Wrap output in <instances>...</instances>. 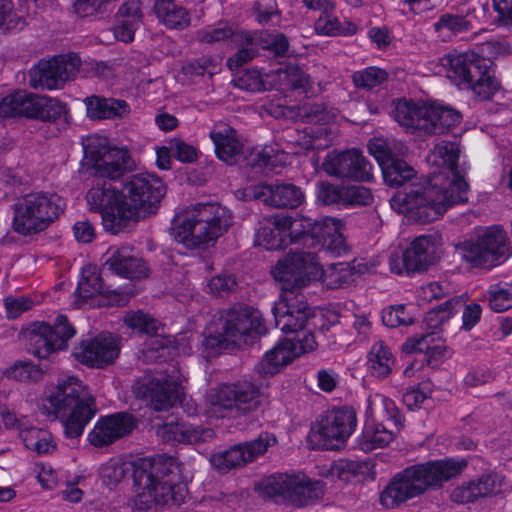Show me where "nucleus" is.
<instances>
[{
    "label": "nucleus",
    "instance_id": "obj_60",
    "mask_svg": "<svg viewBox=\"0 0 512 512\" xmlns=\"http://www.w3.org/2000/svg\"><path fill=\"white\" fill-rule=\"evenodd\" d=\"M233 82L239 89L250 92H258L265 89L262 76L256 69L241 72L234 78Z\"/></svg>",
    "mask_w": 512,
    "mask_h": 512
},
{
    "label": "nucleus",
    "instance_id": "obj_10",
    "mask_svg": "<svg viewBox=\"0 0 512 512\" xmlns=\"http://www.w3.org/2000/svg\"><path fill=\"white\" fill-rule=\"evenodd\" d=\"M272 275L281 283L282 294L299 292L311 281L321 277V266L312 252H292L280 259Z\"/></svg>",
    "mask_w": 512,
    "mask_h": 512
},
{
    "label": "nucleus",
    "instance_id": "obj_5",
    "mask_svg": "<svg viewBox=\"0 0 512 512\" xmlns=\"http://www.w3.org/2000/svg\"><path fill=\"white\" fill-rule=\"evenodd\" d=\"M54 413L62 419L67 438L80 437L97 412L95 399L81 380L69 376L58 382L48 397Z\"/></svg>",
    "mask_w": 512,
    "mask_h": 512
},
{
    "label": "nucleus",
    "instance_id": "obj_21",
    "mask_svg": "<svg viewBox=\"0 0 512 512\" xmlns=\"http://www.w3.org/2000/svg\"><path fill=\"white\" fill-rule=\"evenodd\" d=\"M243 197L245 200H259L265 205L277 209H295L305 199L300 187L279 181L251 185L244 189Z\"/></svg>",
    "mask_w": 512,
    "mask_h": 512
},
{
    "label": "nucleus",
    "instance_id": "obj_14",
    "mask_svg": "<svg viewBox=\"0 0 512 512\" xmlns=\"http://www.w3.org/2000/svg\"><path fill=\"white\" fill-rule=\"evenodd\" d=\"M86 199L91 211L101 213L102 224L107 232L118 234L127 228L126 222L122 221V192L119 193L109 180L95 178Z\"/></svg>",
    "mask_w": 512,
    "mask_h": 512
},
{
    "label": "nucleus",
    "instance_id": "obj_42",
    "mask_svg": "<svg viewBox=\"0 0 512 512\" xmlns=\"http://www.w3.org/2000/svg\"><path fill=\"white\" fill-rule=\"evenodd\" d=\"M19 437L28 450L38 455L47 454L56 449L51 433L44 429L25 427L19 432Z\"/></svg>",
    "mask_w": 512,
    "mask_h": 512
},
{
    "label": "nucleus",
    "instance_id": "obj_43",
    "mask_svg": "<svg viewBox=\"0 0 512 512\" xmlns=\"http://www.w3.org/2000/svg\"><path fill=\"white\" fill-rule=\"evenodd\" d=\"M33 94L17 91L6 96L0 103V115L3 117L25 116L30 118L33 104Z\"/></svg>",
    "mask_w": 512,
    "mask_h": 512
},
{
    "label": "nucleus",
    "instance_id": "obj_31",
    "mask_svg": "<svg viewBox=\"0 0 512 512\" xmlns=\"http://www.w3.org/2000/svg\"><path fill=\"white\" fill-rule=\"evenodd\" d=\"M294 474L276 473L263 477L255 484V491L263 498L277 504L291 505Z\"/></svg>",
    "mask_w": 512,
    "mask_h": 512
},
{
    "label": "nucleus",
    "instance_id": "obj_29",
    "mask_svg": "<svg viewBox=\"0 0 512 512\" xmlns=\"http://www.w3.org/2000/svg\"><path fill=\"white\" fill-rule=\"evenodd\" d=\"M215 146V153L219 160L228 165H234L243 154V144L239 140L234 128L226 124H216L209 133Z\"/></svg>",
    "mask_w": 512,
    "mask_h": 512
},
{
    "label": "nucleus",
    "instance_id": "obj_47",
    "mask_svg": "<svg viewBox=\"0 0 512 512\" xmlns=\"http://www.w3.org/2000/svg\"><path fill=\"white\" fill-rule=\"evenodd\" d=\"M315 30L318 34L327 36L352 35L356 32L357 26L350 21H346L342 24L338 18L333 15V12H328L327 14L320 15L316 20Z\"/></svg>",
    "mask_w": 512,
    "mask_h": 512
},
{
    "label": "nucleus",
    "instance_id": "obj_53",
    "mask_svg": "<svg viewBox=\"0 0 512 512\" xmlns=\"http://www.w3.org/2000/svg\"><path fill=\"white\" fill-rule=\"evenodd\" d=\"M125 324L140 333L155 335L157 333V321L143 311H130L124 316Z\"/></svg>",
    "mask_w": 512,
    "mask_h": 512
},
{
    "label": "nucleus",
    "instance_id": "obj_50",
    "mask_svg": "<svg viewBox=\"0 0 512 512\" xmlns=\"http://www.w3.org/2000/svg\"><path fill=\"white\" fill-rule=\"evenodd\" d=\"M4 375L20 382H37L42 379L43 372L29 361H17L4 371Z\"/></svg>",
    "mask_w": 512,
    "mask_h": 512
},
{
    "label": "nucleus",
    "instance_id": "obj_24",
    "mask_svg": "<svg viewBox=\"0 0 512 512\" xmlns=\"http://www.w3.org/2000/svg\"><path fill=\"white\" fill-rule=\"evenodd\" d=\"M120 347L117 339L110 334L82 340L74 347L72 355L81 364L91 368H104L118 357Z\"/></svg>",
    "mask_w": 512,
    "mask_h": 512
},
{
    "label": "nucleus",
    "instance_id": "obj_25",
    "mask_svg": "<svg viewBox=\"0 0 512 512\" xmlns=\"http://www.w3.org/2000/svg\"><path fill=\"white\" fill-rule=\"evenodd\" d=\"M135 427L134 419L128 413H116L98 420L88 435V440L95 447L110 445L117 439L129 434Z\"/></svg>",
    "mask_w": 512,
    "mask_h": 512
},
{
    "label": "nucleus",
    "instance_id": "obj_58",
    "mask_svg": "<svg viewBox=\"0 0 512 512\" xmlns=\"http://www.w3.org/2000/svg\"><path fill=\"white\" fill-rule=\"evenodd\" d=\"M213 437L214 431L210 428H201L182 423L179 444H197L200 442H207L213 439Z\"/></svg>",
    "mask_w": 512,
    "mask_h": 512
},
{
    "label": "nucleus",
    "instance_id": "obj_7",
    "mask_svg": "<svg viewBox=\"0 0 512 512\" xmlns=\"http://www.w3.org/2000/svg\"><path fill=\"white\" fill-rule=\"evenodd\" d=\"M63 209L64 201L56 193H28L14 205L13 228L23 235L38 233L58 219Z\"/></svg>",
    "mask_w": 512,
    "mask_h": 512
},
{
    "label": "nucleus",
    "instance_id": "obj_37",
    "mask_svg": "<svg viewBox=\"0 0 512 512\" xmlns=\"http://www.w3.org/2000/svg\"><path fill=\"white\" fill-rule=\"evenodd\" d=\"M291 489V505L302 507L314 503L324 495L323 483L311 481L304 475H294Z\"/></svg>",
    "mask_w": 512,
    "mask_h": 512
},
{
    "label": "nucleus",
    "instance_id": "obj_22",
    "mask_svg": "<svg viewBox=\"0 0 512 512\" xmlns=\"http://www.w3.org/2000/svg\"><path fill=\"white\" fill-rule=\"evenodd\" d=\"M108 272H98L95 267H87L82 271V279L78 284L77 292L83 299H88L96 294L103 295L108 306H124L130 298L135 295V291L126 287L125 289L113 288L107 284Z\"/></svg>",
    "mask_w": 512,
    "mask_h": 512
},
{
    "label": "nucleus",
    "instance_id": "obj_3",
    "mask_svg": "<svg viewBox=\"0 0 512 512\" xmlns=\"http://www.w3.org/2000/svg\"><path fill=\"white\" fill-rule=\"evenodd\" d=\"M465 466V461L448 459L407 467L393 477L381 493L380 502L388 509L395 508L430 489L441 487L458 476Z\"/></svg>",
    "mask_w": 512,
    "mask_h": 512
},
{
    "label": "nucleus",
    "instance_id": "obj_8",
    "mask_svg": "<svg viewBox=\"0 0 512 512\" xmlns=\"http://www.w3.org/2000/svg\"><path fill=\"white\" fill-rule=\"evenodd\" d=\"M165 194L166 186L159 177L149 173L130 176L122 188V221L128 227L131 222L154 214Z\"/></svg>",
    "mask_w": 512,
    "mask_h": 512
},
{
    "label": "nucleus",
    "instance_id": "obj_13",
    "mask_svg": "<svg viewBox=\"0 0 512 512\" xmlns=\"http://www.w3.org/2000/svg\"><path fill=\"white\" fill-rule=\"evenodd\" d=\"M219 329L233 345L249 344L266 332L261 313L250 306L235 304L224 310Z\"/></svg>",
    "mask_w": 512,
    "mask_h": 512
},
{
    "label": "nucleus",
    "instance_id": "obj_19",
    "mask_svg": "<svg viewBox=\"0 0 512 512\" xmlns=\"http://www.w3.org/2000/svg\"><path fill=\"white\" fill-rule=\"evenodd\" d=\"M79 66L80 60L76 55L41 60L30 70L29 84L34 89H60L76 76Z\"/></svg>",
    "mask_w": 512,
    "mask_h": 512
},
{
    "label": "nucleus",
    "instance_id": "obj_16",
    "mask_svg": "<svg viewBox=\"0 0 512 512\" xmlns=\"http://www.w3.org/2000/svg\"><path fill=\"white\" fill-rule=\"evenodd\" d=\"M76 334L64 315H59L53 326L35 323L27 332L28 350L39 359H48L58 350L67 348V341Z\"/></svg>",
    "mask_w": 512,
    "mask_h": 512
},
{
    "label": "nucleus",
    "instance_id": "obj_38",
    "mask_svg": "<svg viewBox=\"0 0 512 512\" xmlns=\"http://www.w3.org/2000/svg\"><path fill=\"white\" fill-rule=\"evenodd\" d=\"M154 11L157 18L170 29H184L190 24L187 10L174 0H155Z\"/></svg>",
    "mask_w": 512,
    "mask_h": 512
},
{
    "label": "nucleus",
    "instance_id": "obj_4",
    "mask_svg": "<svg viewBox=\"0 0 512 512\" xmlns=\"http://www.w3.org/2000/svg\"><path fill=\"white\" fill-rule=\"evenodd\" d=\"M232 224L229 210L218 204H198L179 213L173 221L176 241L194 249L222 236Z\"/></svg>",
    "mask_w": 512,
    "mask_h": 512
},
{
    "label": "nucleus",
    "instance_id": "obj_2",
    "mask_svg": "<svg viewBox=\"0 0 512 512\" xmlns=\"http://www.w3.org/2000/svg\"><path fill=\"white\" fill-rule=\"evenodd\" d=\"M180 474V465L171 456L140 459L133 469L138 509L149 510L183 503L187 488Z\"/></svg>",
    "mask_w": 512,
    "mask_h": 512
},
{
    "label": "nucleus",
    "instance_id": "obj_32",
    "mask_svg": "<svg viewBox=\"0 0 512 512\" xmlns=\"http://www.w3.org/2000/svg\"><path fill=\"white\" fill-rule=\"evenodd\" d=\"M393 117L395 121L408 132L425 134L428 104H419L412 100L398 99L393 102Z\"/></svg>",
    "mask_w": 512,
    "mask_h": 512
},
{
    "label": "nucleus",
    "instance_id": "obj_18",
    "mask_svg": "<svg viewBox=\"0 0 512 512\" xmlns=\"http://www.w3.org/2000/svg\"><path fill=\"white\" fill-rule=\"evenodd\" d=\"M297 333L296 341L285 339L265 353L255 367L261 377L273 376L296 357L315 350L317 342L311 332L300 330Z\"/></svg>",
    "mask_w": 512,
    "mask_h": 512
},
{
    "label": "nucleus",
    "instance_id": "obj_12",
    "mask_svg": "<svg viewBox=\"0 0 512 512\" xmlns=\"http://www.w3.org/2000/svg\"><path fill=\"white\" fill-rule=\"evenodd\" d=\"M132 392L136 398L148 401L154 410L163 411L180 401L182 388L178 378L156 371L138 378L132 385Z\"/></svg>",
    "mask_w": 512,
    "mask_h": 512
},
{
    "label": "nucleus",
    "instance_id": "obj_45",
    "mask_svg": "<svg viewBox=\"0 0 512 512\" xmlns=\"http://www.w3.org/2000/svg\"><path fill=\"white\" fill-rule=\"evenodd\" d=\"M212 467L220 473L244 467L246 464L241 447L237 444L229 449L213 453L210 456Z\"/></svg>",
    "mask_w": 512,
    "mask_h": 512
},
{
    "label": "nucleus",
    "instance_id": "obj_28",
    "mask_svg": "<svg viewBox=\"0 0 512 512\" xmlns=\"http://www.w3.org/2000/svg\"><path fill=\"white\" fill-rule=\"evenodd\" d=\"M292 226L288 228L291 243H301L308 248L317 246L319 237L327 235L334 225L332 217H326L320 221L310 217L298 215L292 218Z\"/></svg>",
    "mask_w": 512,
    "mask_h": 512
},
{
    "label": "nucleus",
    "instance_id": "obj_30",
    "mask_svg": "<svg viewBox=\"0 0 512 512\" xmlns=\"http://www.w3.org/2000/svg\"><path fill=\"white\" fill-rule=\"evenodd\" d=\"M410 271L423 272L438 260L437 238L432 235L417 237L404 251Z\"/></svg>",
    "mask_w": 512,
    "mask_h": 512
},
{
    "label": "nucleus",
    "instance_id": "obj_35",
    "mask_svg": "<svg viewBox=\"0 0 512 512\" xmlns=\"http://www.w3.org/2000/svg\"><path fill=\"white\" fill-rule=\"evenodd\" d=\"M427 121L425 125L426 135H440L449 132L461 121V114L457 110L439 105L428 104Z\"/></svg>",
    "mask_w": 512,
    "mask_h": 512
},
{
    "label": "nucleus",
    "instance_id": "obj_48",
    "mask_svg": "<svg viewBox=\"0 0 512 512\" xmlns=\"http://www.w3.org/2000/svg\"><path fill=\"white\" fill-rule=\"evenodd\" d=\"M276 443L277 439L274 434L262 432L256 439L238 445L241 447V452L244 454L246 464H248L265 454L269 447L276 445Z\"/></svg>",
    "mask_w": 512,
    "mask_h": 512
},
{
    "label": "nucleus",
    "instance_id": "obj_23",
    "mask_svg": "<svg viewBox=\"0 0 512 512\" xmlns=\"http://www.w3.org/2000/svg\"><path fill=\"white\" fill-rule=\"evenodd\" d=\"M273 314L276 326L284 333H292L302 330L314 313L301 292H286L274 306Z\"/></svg>",
    "mask_w": 512,
    "mask_h": 512
},
{
    "label": "nucleus",
    "instance_id": "obj_59",
    "mask_svg": "<svg viewBox=\"0 0 512 512\" xmlns=\"http://www.w3.org/2000/svg\"><path fill=\"white\" fill-rule=\"evenodd\" d=\"M489 305L495 312H504L512 307V287L493 286L489 290Z\"/></svg>",
    "mask_w": 512,
    "mask_h": 512
},
{
    "label": "nucleus",
    "instance_id": "obj_57",
    "mask_svg": "<svg viewBox=\"0 0 512 512\" xmlns=\"http://www.w3.org/2000/svg\"><path fill=\"white\" fill-rule=\"evenodd\" d=\"M342 198L343 205L367 206L372 203L373 196L370 189L364 186H344Z\"/></svg>",
    "mask_w": 512,
    "mask_h": 512
},
{
    "label": "nucleus",
    "instance_id": "obj_6",
    "mask_svg": "<svg viewBox=\"0 0 512 512\" xmlns=\"http://www.w3.org/2000/svg\"><path fill=\"white\" fill-rule=\"evenodd\" d=\"M260 388L250 381L225 384L211 390L205 398V413L210 418L247 415L262 403Z\"/></svg>",
    "mask_w": 512,
    "mask_h": 512
},
{
    "label": "nucleus",
    "instance_id": "obj_20",
    "mask_svg": "<svg viewBox=\"0 0 512 512\" xmlns=\"http://www.w3.org/2000/svg\"><path fill=\"white\" fill-rule=\"evenodd\" d=\"M322 168L328 175L343 180L369 182L373 177L371 163L357 149L329 152Z\"/></svg>",
    "mask_w": 512,
    "mask_h": 512
},
{
    "label": "nucleus",
    "instance_id": "obj_49",
    "mask_svg": "<svg viewBox=\"0 0 512 512\" xmlns=\"http://www.w3.org/2000/svg\"><path fill=\"white\" fill-rule=\"evenodd\" d=\"M277 74L284 89L305 90L310 84L309 75L295 65L280 68Z\"/></svg>",
    "mask_w": 512,
    "mask_h": 512
},
{
    "label": "nucleus",
    "instance_id": "obj_9",
    "mask_svg": "<svg viewBox=\"0 0 512 512\" xmlns=\"http://www.w3.org/2000/svg\"><path fill=\"white\" fill-rule=\"evenodd\" d=\"M441 62L448 76L468 84L479 101L490 100L499 90V83L489 70V61L474 52L449 54Z\"/></svg>",
    "mask_w": 512,
    "mask_h": 512
},
{
    "label": "nucleus",
    "instance_id": "obj_54",
    "mask_svg": "<svg viewBox=\"0 0 512 512\" xmlns=\"http://www.w3.org/2000/svg\"><path fill=\"white\" fill-rule=\"evenodd\" d=\"M382 322L385 326L396 328L408 326L414 322L413 316L407 311L405 305H392L382 311Z\"/></svg>",
    "mask_w": 512,
    "mask_h": 512
},
{
    "label": "nucleus",
    "instance_id": "obj_55",
    "mask_svg": "<svg viewBox=\"0 0 512 512\" xmlns=\"http://www.w3.org/2000/svg\"><path fill=\"white\" fill-rule=\"evenodd\" d=\"M333 226L327 235L323 234V237H319L318 245L327 247L328 249L340 254L346 250L344 237L341 234L343 227L342 221L336 218H332Z\"/></svg>",
    "mask_w": 512,
    "mask_h": 512
},
{
    "label": "nucleus",
    "instance_id": "obj_44",
    "mask_svg": "<svg viewBox=\"0 0 512 512\" xmlns=\"http://www.w3.org/2000/svg\"><path fill=\"white\" fill-rule=\"evenodd\" d=\"M357 272L348 263H333L326 270L321 268V277L330 289L344 288L355 280Z\"/></svg>",
    "mask_w": 512,
    "mask_h": 512
},
{
    "label": "nucleus",
    "instance_id": "obj_40",
    "mask_svg": "<svg viewBox=\"0 0 512 512\" xmlns=\"http://www.w3.org/2000/svg\"><path fill=\"white\" fill-rule=\"evenodd\" d=\"M368 369L377 378H387L395 364L390 348L382 341L376 342L368 353Z\"/></svg>",
    "mask_w": 512,
    "mask_h": 512
},
{
    "label": "nucleus",
    "instance_id": "obj_15",
    "mask_svg": "<svg viewBox=\"0 0 512 512\" xmlns=\"http://www.w3.org/2000/svg\"><path fill=\"white\" fill-rule=\"evenodd\" d=\"M356 426L357 415L353 408H334L316 423L312 438L322 449H339L353 434Z\"/></svg>",
    "mask_w": 512,
    "mask_h": 512
},
{
    "label": "nucleus",
    "instance_id": "obj_62",
    "mask_svg": "<svg viewBox=\"0 0 512 512\" xmlns=\"http://www.w3.org/2000/svg\"><path fill=\"white\" fill-rule=\"evenodd\" d=\"M317 199L325 204H342L344 186L334 185L328 181H321L317 184Z\"/></svg>",
    "mask_w": 512,
    "mask_h": 512
},
{
    "label": "nucleus",
    "instance_id": "obj_61",
    "mask_svg": "<svg viewBox=\"0 0 512 512\" xmlns=\"http://www.w3.org/2000/svg\"><path fill=\"white\" fill-rule=\"evenodd\" d=\"M129 468L126 463L119 460L108 461L101 469V477L110 485L120 483L127 475Z\"/></svg>",
    "mask_w": 512,
    "mask_h": 512
},
{
    "label": "nucleus",
    "instance_id": "obj_46",
    "mask_svg": "<svg viewBox=\"0 0 512 512\" xmlns=\"http://www.w3.org/2000/svg\"><path fill=\"white\" fill-rule=\"evenodd\" d=\"M381 170L384 181L389 186H402L411 181L416 175V171L412 166L404 160L397 158L383 166Z\"/></svg>",
    "mask_w": 512,
    "mask_h": 512
},
{
    "label": "nucleus",
    "instance_id": "obj_36",
    "mask_svg": "<svg viewBox=\"0 0 512 512\" xmlns=\"http://www.w3.org/2000/svg\"><path fill=\"white\" fill-rule=\"evenodd\" d=\"M196 38L201 43L213 44L216 42L230 39L235 44H251L253 35L238 29L232 23L220 22L215 27L201 29L197 31Z\"/></svg>",
    "mask_w": 512,
    "mask_h": 512
},
{
    "label": "nucleus",
    "instance_id": "obj_17",
    "mask_svg": "<svg viewBox=\"0 0 512 512\" xmlns=\"http://www.w3.org/2000/svg\"><path fill=\"white\" fill-rule=\"evenodd\" d=\"M85 153L93 163L96 179L116 180L134 167L128 151L111 148L106 138H90Z\"/></svg>",
    "mask_w": 512,
    "mask_h": 512
},
{
    "label": "nucleus",
    "instance_id": "obj_51",
    "mask_svg": "<svg viewBox=\"0 0 512 512\" xmlns=\"http://www.w3.org/2000/svg\"><path fill=\"white\" fill-rule=\"evenodd\" d=\"M218 68V64L211 57L203 56L201 58L184 63L181 66V73L188 79L203 76L206 73L214 75Z\"/></svg>",
    "mask_w": 512,
    "mask_h": 512
},
{
    "label": "nucleus",
    "instance_id": "obj_34",
    "mask_svg": "<svg viewBox=\"0 0 512 512\" xmlns=\"http://www.w3.org/2000/svg\"><path fill=\"white\" fill-rule=\"evenodd\" d=\"M87 116L92 120L124 118L130 113L129 104L122 99L92 95L84 99Z\"/></svg>",
    "mask_w": 512,
    "mask_h": 512
},
{
    "label": "nucleus",
    "instance_id": "obj_63",
    "mask_svg": "<svg viewBox=\"0 0 512 512\" xmlns=\"http://www.w3.org/2000/svg\"><path fill=\"white\" fill-rule=\"evenodd\" d=\"M256 38L253 36L251 44H236L239 47L238 51L230 56L227 60V66L230 70H237L250 60H252L257 54Z\"/></svg>",
    "mask_w": 512,
    "mask_h": 512
},
{
    "label": "nucleus",
    "instance_id": "obj_33",
    "mask_svg": "<svg viewBox=\"0 0 512 512\" xmlns=\"http://www.w3.org/2000/svg\"><path fill=\"white\" fill-rule=\"evenodd\" d=\"M143 14L139 0L124 2L116 15L114 27L115 37L122 42L129 43L134 40L135 31L141 26Z\"/></svg>",
    "mask_w": 512,
    "mask_h": 512
},
{
    "label": "nucleus",
    "instance_id": "obj_64",
    "mask_svg": "<svg viewBox=\"0 0 512 512\" xmlns=\"http://www.w3.org/2000/svg\"><path fill=\"white\" fill-rule=\"evenodd\" d=\"M300 115L306 122L313 124L327 123L332 117L327 108L320 103L304 105Z\"/></svg>",
    "mask_w": 512,
    "mask_h": 512
},
{
    "label": "nucleus",
    "instance_id": "obj_39",
    "mask_svg": "<svg viewBox=\"0 0 512 512\" xmlns=\"http://www.w3.org/2000/svg\"><path fill=\"white\" fill-rule=\"evenodd\" d=\"M31 105L30 118L42 122H56L67 114L66 105L51 97L34 95Z\"/></svg>",
    "mask_w": 512,
    "mask_h": 512
},
{
    "label": "nucleus",
    "instance_id": "obj_26",
    "mask_svg": "<svg viewBox=\"0 0 512 512\" xmlns=\"http://www.w3.org/2000/svg\"><path fill=\"white\" fill-rule=\"evenodd\" d=\"M292 217L274 214L263 217L255 232V244L267 250H280L286 246L283 233L291 228Z\"/></svg>",
    "mask_w": 512,
    "mask_h": 512
},
{
    "label": "nucleus",
    "instance_id": "obj_1",
    "mask_svg": "<svg viewBox=\"0 0 512 512\" xmlns=\"http://www.w3.org/2000/svg\"><path fill=\"white\" fill-rule=\"evenodd\" d=\"M459 148L442 141L427 156L433 171L427 185L413 184L398 192L392 206L408 219L425 224L442 216L451 206L468 201V184L458 169Z\"/></svg>",
    "mask_w": 512,
    "mask_h": 512
},
{
    "label": "nucleus",
    "instance_id": "obj_27",
    "mask_svg": "<svg viewBox=\"0 0 512 512\" xmlns=\"http://www.w3.org/2000/svg\"><path fill=\"white\" fill-rule=\"evenodd\" d=\"M103 271L128 279H141L148 275L145 262L133 255L128 248L113 249L108 252Z\"/></svg>",
    "mask_w": 512,
    "mask_h": 512
},
{
    "label": "nucleus",
    "instance_id": "obj_41",
    "mask_svg": "<svg viewBox=\"0 0 512 512\" xmlns=\"http://www.w3.org/2000/svg\"><path fill=\"white\" fill-rule=\"evenodd\" d=\"M395 428L388 429L383 424H371L365 426L359 439V447L364 452H371L377 448L387 446L397 433Z\"/></svg>",
    "mask_w": 512,
    "mask_h": 512
},
{
    "label": "nucleus",
    "instance_id": "obj_56",
    "mask_svg": "<svg viewBox=\"0 0 512 512\" xmlns=\"http://www.w3.org/2000/svg\"><path fill=\"white\" fill-rule=\"evenodd\" d=\"M370 154L376 159L381 169L395 159L390 142L383 138H374L368 144Z\"/></svg>",
    "mask_w": 512,
    "mask_h": 512
},
{
    "label": "nucleus",
    "instance_id": "obj_52",
    "mask_svg": "<svg viewBox=\"0 0 512 512\" xmlns=\"http://www.w3.org/2000/svg\"><path fill=\"white\" fill-rule=\"evenodd\" d=\"M353 83L358 88L372 89L388 79V73L378 67H368L357 71L352 76Z\"/></svg>",
    "mask_w": 512,
    "mask_h": 512
},
{
    "label": "nucleus",
    "instance_id": "obj_11",
    "mask_svg": "<svg viewBox=\"0 0 512 512\" xmlns=\"http://www.w3.org/2000/svg\"><path fill=\"white\" fill-rule=\"evenodd\" d=\"M463 259L473 267L490 269L510 253L503 229L490 227L461 245Z\"/></svg>",
    "mask_w": 512,
    "mask_h": 512
}]
</instances>
